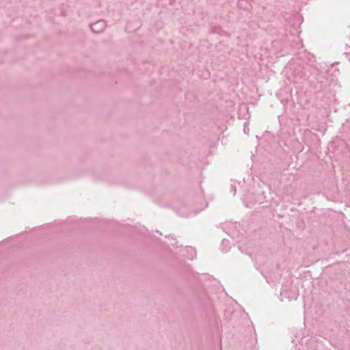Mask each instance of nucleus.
<instances>
[{
  "label": "nucleus",
  "instance_id": "nucleus-1",
  "mask_svg": "<svg viewBox=\"0 0 350 350\" xmlns=\"http://www.w3.org/2000/svg\"><path fill=\"white\" fill-rule=\"evenodd\" d=\"M106 28V22L103 20H99L91 25V29L94 33H98L103 32Z\"/></svg>",
  "mask_w": 350,
  "mask_h": 350
}]
</instances>
